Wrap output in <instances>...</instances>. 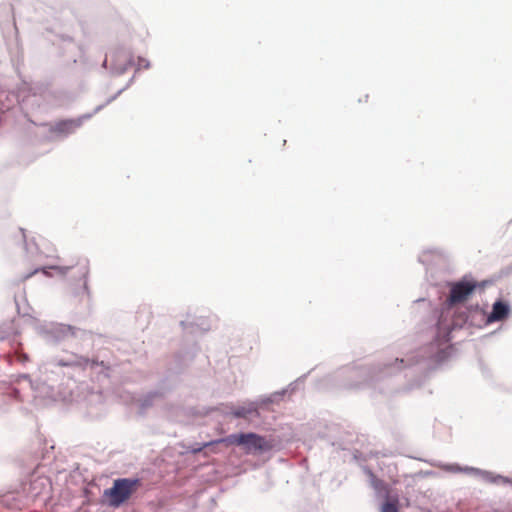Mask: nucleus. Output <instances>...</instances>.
<instances>
[{"label": "nucleus", "mask_w": 512, "mask_h": 512, "mask_svg": "<svg viewBox=\"0 0 512 512\" xmlns=\"http://www.w3.org/2000/svg\"><path fill=\"white\" fill-rule=\"evenodd\" d=\"M81 272L86 275L87 272H88V267H87V263H83L82 266H81Z\"/></svg>", "instance_id": "nucleus-12"}, {"label": "nucleus", "mask_w": 512, "mask_h": 512, "mask_svg": "<svg viewBox=\"0 0 512 512\" xmlns=\"http://www.w3.org/2000/svg\"><path fill=\"white\" fill-rule=\"evenodd\" d=\"M217 442L225 443L227 445L241 446L247 454L262 453L273 448V445L269 440L252 432L231 434L226 438L218 440Z\"/></svg>", "instance_id": "nucleus-1"}, {"label": "nucleus", "mask_w": 512, "mask_h": 512, "mask_svg": "<svg viewBox=\"0 0 512 512\" xmlns=\"http://www.w3.org/2000/svg\"><path fill=\"white\" fill-rule=\"evenodd\" d=\"M137 65H138L139 69L140 68L147 69L149 67V62L146 59L139 57Z\"/></svg>", "instance_id": "nucleus-9"}, {"label": "nucleus", "mask_w": 512, "mask_h": 512, "mask_svg": "<svg viewBox=\"0 0 512 512\" xmlns=\"http://www.w3.org/2000/svg\"><path fill=\"white\" fill-rule=\"evenodd\" d=\"M381 512H399L397 507V500L384 503L382 505Z\"/></svg>", "instance_id": "nucleus-6"}, {"label": "nucleus", "mask_w": 512, "mask_h": 512, "mask_svg": "<svg viewBox=\"0 0 512 512\" xmlns=\"http://www.w3.org/2000/svg\"><path fill=\"white\" fill-rule=\"evenodd\" d=\"M39 271H42L45 275L49 276V272L47 271L46 268H41V269H35L34 271H32L31 273L23 276L21 278L22 281H26L27 279H29L31 276H33L34 274L38 273Z\"/></svg>", "instance_id": "nucleus-8"}, {"label": "nucleus", "mask_w": 512, "mask_h": 512, "mask_svg": "<svg viewBox=\"0 0 512 512\" xmlns=\"http://www.w3.org/2000/svg\"><path fill=\"white\" fill-rule=\"evenodd\" d=\"M509 314V307L502 301H497L493 304L492 312L488 316L489 322L504 320Z\"/></svg>", "instance_id": "nucleus-5"}, {"label": "nucleus", "mask_w": 512, "mask_h": 512, "mask_svg": "<svg viewBox=\"0 0 512 512\" xmlns=\"http://www.w3.org/2000/svg\"><path fill=\"white\" fill-rule=\"evenodd\" d=\"M81 125L80 120L66 119L53 124L49 131L57 136H67L74 133Z\"/></svg>", "instance_id": "nucleus-4"}, {"label": "nucleus", "mask_w": 512, "mask_h": 512, "mask_svg": "<svg viewBox=\"0 0 512 512\" xmlns=\"http://www.w3.org/2000/svg\"><path fill=\"white\" fill-rule=\"evenodd\" d=\"M490 481L497 484H508L511 482L508 478L501 475L491 477Z\"/></svg>", "instance_id": "nucleus-7"}, {"label": "nucleus", "mask_w": 512, "mask_h": 512, "mask_svg": "<svg viewBox=\"0 0 512 512\" xmlns=\"http://www.w3.org/2000/svg\"><path fill=\"white\" fill-rule=\"evenodd\" d=\"M475 281L461 280L452 283L450 286V294L447 299L449 305H455L467 301L477 288Z\"/></svg>", "instance_id": "nucleus-3"}, {"label": "nucleus", "mask_w": 512, "mask_h": 512, "mask_svg": "<svg viewBox=\"0 0 512 512\" xmlns=\"http://www.w3.org/2000/svg\"><path fill=\"white\" fill-rule=\"evenodd\" d=\"M51 269L57 270L60 274H66L70 267L52 266Z\"/></svg>", "instance_id": "nucleus-11"}, {"label": "nucleus", "mask_w": 512, "mask_h": 512, "mask_svg": "<svg viewBox=\"0 0 512 512\" xmlns=\"http://www.w3.org/2000/svg\"><path fill=\"white\" fill-rule=\"evenodd\" d=\"M374 483H375V486L377 487L378 483H379V480H375Z\"/></svg>", "instance_id": "nucleus-13"}, {"label": "nucleus", "mask_w": 512, "mask_h": 512, "mask_svg": "<svg viewBox=\"0 0 512 512\" xmlns=\"http://www.w3.org/2000/svg\"><path fill=\"white\" fill-rule=\"evenodd\" d=\"M139 485L138 479H116L113 486L104 491V496L108 499L110 506L119 507L132 496Z\"/></svg>", "instance_id": "nucleus-2"}, {"label": "nucleus", "mask_w": 512, "mask_h": 512, "mask_svg": "<svg viewBox=\"0 0 512 512\" xmlns=\"http://www.w3.org/2000/svg\"><path fill=\"white\" fill-rule=\"evenodd\" d=\"M236 417H246L247 411L244 408H239L233 412Z\"/></svg>", "instance_id": "nucleus-10"}]
</instances>
